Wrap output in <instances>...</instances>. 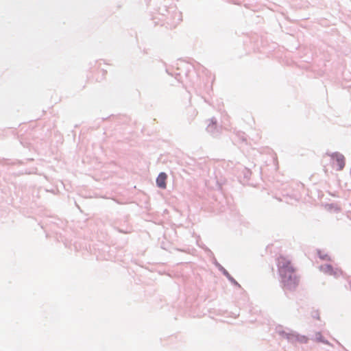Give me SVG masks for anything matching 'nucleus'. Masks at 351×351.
Returning <instances> with one entry per match:
<instances>
[{
  "label": "nucleus",
  "instance_id": "f03ea898",
  "mask_svg": "<svg viewBox=\"0 0 351 351\" xmlns=\"http://www.w3.org/2000/svg\"><path fill=\"white\" fill-rule=\"evenodd\" d=\"M277 266L278 272H285L295 269L291 261L284 256H280L277 259Z\"/></svg>",
  "mask_w": 351,
  "mask_h": 351
},
{
  "label": "nucleus",
  "instance_id": "20e7f679",
  "mask_svg": "<svg viewBox=\"0 0 351 351\" xmlns=\"http://www.w3.org/2000/svg\"><path fill=\"white\" fill-rule=\"evenodd\" d=\"M167 178V176L165 173H163V172L160 173L156 179L157 186L159 188L165 189Z\"/></svg>",
  "mask_w": 351,
  "mask_h": 351
},
{
  "label": "nucleus",
  "instance_id": "f257e3e1",
  "mask_svg": "<svg viewBox=\"0 0 351 351\" xmlns=\"http://www.w3.org/2000/svg\"><path fill=\"white\" fill-rule=\"evenodd\" d=\"M281 279L283 288L287 290H291L299 284V278L296 274V269L278 272Z\"/></svg>",
  "mask_w": 351,
  "mask_h": 351
},
{
  "label": "nucleus",
  "instance_id": "39448f33",
  "mask_svg": "<svg viewBox=\"0 0 351 351\" xmlns=\"http://www.w3.org/2000/svg\"><path fill=\"white\" fill-rule=\"evenodd\" d=\"M317 339H319V341H322V337H321V335L320 334H317Z\"/></svg>",
  "mask_w": 351,
  "mask_h": 351
},
{
  "label": "nucleus",
  "instance_id": "7ed1b4c3",
  "mask_svg": "<svg viewBox=\"0 0 351 351\" xmlns=\"http://www.w3.org/2000/svg\"><path fill=\"white\" fill-rule=\"evenodd\" d=\"M333 165L337 167V170H341L345 166L344 156L340 154H334L332 155Z\"/></svg>",
  "mask_w": 351,
  "mask_h": 351
}]
</instances>
